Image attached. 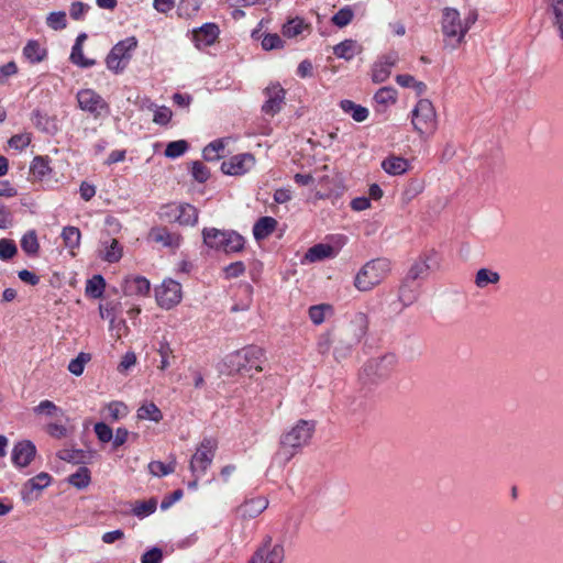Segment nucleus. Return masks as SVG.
I'll return each mask as SVG.
<instances>
[{
	"label": "nucleus",
	"mask_w": 563,
	"mask_h": 563,
	"mask_svg": "<svg viewBox=\"0 0 563 563\" xmlns=\"http://www.w3.org/2000/svg\"><path fill=\"white\" fill-rule=\"evenodd\" d=\"M476 10H470L462 19L460 11L453 8H444L441 20L444 47L456 49L465 40V35L477 21Z\"/></svg>",
	"instance_id": "f257e3e1"
},
{
	"label": "nucleus",
	"mask_w": 563,
	"mask_h": 563,
	"mask_svg": "<svg viewBox=\"0 0 563 563\" xmlns=\"http://www.w3.org/2000/svg\"><path fill=\"white\" fill-rule=\"evenodd\" d=\"M314 430V421L299 420L290 430L282 435L277 457L288 462L295 455L296 450L309 443Z\"/></svg>",
	"instance_id": "f03ea898"
},
{
	"label": "nucleus",
	"mask_w": 563,
	"mask_h": 563,
	"mask_svg": "<svg viewBox=\"0 0 563 563\" xmlns=\"http://www.w3.org/2000/svg\"><path fill=\"white\" fill-rule=\"evenodd\" d=\"M391 271L390 261L378 257L366 262L354 278V286L360 291H369L387 278Z\"/></svg>",
	"instance_id": "7ed1b4c3"
},
{
	"label": "nucleus",
	"mask_w": 563,
	"mask_h": 563,
	"mask_svg": "<svg viewBox=\"0 0 563 563\" xmlns=\"http://www.w3.org/2000/svg\"><path fill=\"white\" fill-rule=\"evenodd\" d=\"M203 244L209 249L236 253L244 247V238L235 231L205 228L202 230Z\"/></svg>",
	"instance_id": "20e7f679"
},
{
	"label": "nucleus",
	"mask_w": 563,
	"mask_h": 563,
	"mask_svg": "<svg viewBox=\"0 0 563 563\" xmlns=\"http://www.w3.org/2000/svg\"><path fill=\"white\" fill-rule=\"evenodd\" d=\"M265 361V352L256 345L246 346L228 356V364L231 369L241 374H250L253 369L262 372V364Z\"/></svg>",
	"instance_id": "39448f33"
},
{
	"label": "nucleus",
	"mask_w": 563,
	"mask_h": 563,
	"mask_svg": "<svg viewBox=\"0 0 563 563\" xmlns=\"http://www.w3.org/2000/svg\"><path fill=\"white\" fill-rule=\"evenodd\" d=\"M413 129L422 137L432 135L438 128L435 109L428 99H420L411 112Z\"/></svg>",
	"instance_id": "423d86ee"
},
{
	"label": "nucleus",
	"mask_w": 563,
	"mask_h": 563,
	"mask_svg": "<svg viewBox=\"0 0 563 563\" xmlns=\"http://www.w3.org/2000/svg\"><path fill=\"white\" fill-rule=\"evenodd\" d=\"M218 443L212 438H205L191 456L189 468L194 477H202L210 467Z\"/></svg>",
	"instance_id": "0eeeda50"
},
{
	"label": "nucleus",
	"mask_w": 563,
	"mask_h": 563,
	"mask_svg": "<svg viewBox=\"0 0 563 563\" xmlns=\"http://www.w3.org/2000/svg\"><path fill=\"white\" fill-rule=\"evenodd\" d=\"M137 46V40L134 36L128 37L117 43L106 58L107 67L115 74L121 73L131 58V51Z\"/></svg>",
	"instance_id": "6e6552de"
},
{
	"label": "nucleus",
	"mask_w": 563,
	"mask_h": 563,
	"mask_svg": "<svg viewBox=\"0 0 563 563\" xmlns=\"http://www.w3.org/2000/svg\"><path fill=\"white\" fill-rule=\"evenodd\" d=\"M76 99L80 110L88 112L93 119H99L102 114L110 112L109 103L93 89H80Z\"/></svg>",
	"instance_id": "1a4fd4ad"
},
{
	"label": "nucleus",
	"mask_w": 563,
	"mask_h": 563,
	"mask_svg": "<svg viewBox=\"0 0 563 563\" xmlns=\"http://www.w3.org/2000/svg\"><path fill=\"white\" fill-rule=\"evenodd\" d=\"M284 559V545L279 542L274 543L273 538L266 536L247 563H283Z\"/></svg>",
	"instance_id": "9d476101"
},
{
	"label": "nucleus",
	"mask_w": 563,
	"mask_h": 563,
	"mask_svg": "<svg viewBox=\"0 0 563 563\" xmlns=\"http://www.w3.org/2000/svg\"><path fill=\"white\" fill-rule=\"evenodd\" d=\"M367 316L363 312H356L351 320L338 331L344 335L347 343H354L356 346L367 333Z\"/></svg>",
	"instance_id": "9b49d317"
},
{
	"label": "nucleus",
	"mask_w": 563,
	"mask_h": 563,
	"mask_svg": "<svg viewBox=\"0 0 563 563\" xmlns=\"http://www.w3.org/2000/svg\"><path fill=\"white\" fill-rule=\"evenodd\" d=\"M156 300L162 308H173L181 300V285L174 279L164 280L156 289Z\"/></svg>",
	"instance_id": "f8f14e48"
},
{
	"label": "nucleus",
	"mask_w": 563,
	"mask_h": 563,
	"mask_svg": "<svg viewBox=\"0 0 563 563\" xmlns=\"http://www.w3.org/2000/svg\"><path fill=\"white\" fill-rule=\"evenodd\" d=\"M254 165V156L250 153H242L223 161L221 170L227 175L240 176L251 170Z\"/></svg>",
	"instance_id": "ddd939ff"
},
{
	"label": "nucleus",
	"mask_w": 563,
	"mask_h": 563,
	"mask_svg": "<svg viewBox=\"0 0 563 563\" xmlns=\"http://www.w3.org/2000/svg\"><path fill=\"white\" fill-rule=\"evenodd\" d=\"M267 100L262 106V111L268 115H275L282 110L286 91L279 84H273L264 90Z\"/></svg>",
	"instance_id": "4468645a"
},
{
	"label": "nucleus",
	"mask_w": 563,
	"mask_h": 563,
	"mask_svg": "<svg viewBox=\"0 0 563 563\" xmlns=\"http://www.w3.org/2000/svg\"><path fill=\"white\" fill-rule=\"evenodd\" d=\"M395 362L394 355H385L380 358L369 360L364 366V372L377 379H382L389 375Z\"/></svg>",
	"instance_id": "2eb2a0df"
},
{
	"label": "nucleus",
	"mask_w": 563,
	"mask_h": 563,
	"mask_svg": "<svg viewBox=\"0 0 563 563\" xmlns=\"http://www.w3.org/2000/svg\"><path fill=\"white\" fill-rule=\"evenodd\" d=\"M52 476L42 472L30 478L22 487L21 494L24 500L31 501L37 497L34 492H41L51 484Z\"/></svg>",
	"instance_id": "dca6fc26"
},
{
	"label": "nucleus",
	"mask_w": 563,
	"mask_h": 563,
	"mask_svg": "<svg viewBox=\"0 0 563 563\" xmlns=\"http://www.w3.org/2000/svg\"><path fill=\"white\" fill-rule=\"evenodd\" d=\"M35 445L30 441H22L12 450V463L18 467L27 466L35 456Z\"/></svg>",
	"instance_id": "f3484780"
},
{
	"label": "nucleus",
	"mask_w": 563,
	"mask_h": 563,
	"mask_svg": "<svg viewBox=\"0 0 563 563\" xmlns=\"http://www.w3.org/2000/svg\"><path fill=\"white\" fill-rule=\"evenodd\" d=\"M421 283L405 277L399 286L398 299L404 307L416 302L420 295Z\"/></svg>",
	"instance_id": "a211bd4d"
},
{
	"label": "nucleus",
	"mask_w": 563,
	"mask_h": 563,
	"mask_svg": "<svg viewBox=\"0 0 563 563\" xmlns=\"http://www.w3.org/2000/svg\"><path fill=\"white\" fill-rule=\"evenodd\" d=\"M268 506L265 497H256L245 500L238 507L236 512L242 519H253L260 516Z\"/></svg>",
	"instance_id": "6ab92c4d"
},
{
	"label": "nucleus",
	"mask_w": 563,
	"mask_h": 563,
	"mask_svg": "<svg viewBox=\"0 0 563 563\" xmlns=\"http://www.w3.org/2000/svg\"><path fill=\"white\" fill-rule=\"evenodd\" d=\"M219 36V27L214 23H206L194 31V41L198 48L211 46Z\"/></svg>",
	"instance_id": "aec40b11"
},
{
	"label": "nucleus",
	"mask_w": 563,
	"mask_h": 563,
	"mask_svg": "<svg viewBox=\"0 0 563 563\" xmlns=\"http://www.w3.org/2000/svg\"><path fill=\"white\" fill-rule=\"evenodd\" d=\"M151 284L143 276L129 277L124 282L123 291L126 296H146L150 292Z\"/></svg>",
	"instance_id": "412c9836"
},
{
	"label": "nucleus",
	"mask_w": 563,
	"mask_h": 563,
	"mask_svg": "<svg viewBox=\"0 0 563 563\" xmlns=\"http://www.w3.org/2000/svg\"><path fill=\"white\" fill-rule=\"evenodd\" d=\"M150 238L167 247H178L180 244V235L172 233L165 227L153 228L150 232Z\"/></svg>",
	"instance_id": "4be33fe9"
},
{
	"label": "nucleus",
	"mask_w": 563,
	"mask_h": 563,
	"mask_svg": "<svg viewBox=\"0 0 563 563\" xmlns=\"http://www.w3.org/2000/svg\"><path fill=\"white\" fill-rule=\"evenodd\" d=\"M431 255L424 254L420 256L415 263L410 266L407 275L405 277L412 279L415 282L423 280L429 273L430 264L429 261L431 260Z\"/></svg>",
	"instance_id": "5701e85b"
},
{
	"label": "nucleus",
	"mask_w": 563,
	"mask_h": 563,
	"mask_svg": "<svg viewBox=\"0 0 563 563\" xmlns=\"http://www.w3.org/2000/svg\"><path fill=\"white\" fill-rule=\"evenodd\" d=\"M362 49V45H360L355 40L347 38L333 47V54L338 58L351 60L355 55L360 54Z\"/></svg>",
	"instance_id": "b1692460"
},
{
	"label": "nucleus",
	"mask_w": 563,
	"mask_h": 563,
	"mask_svg": "<svg viewBox=\"0 0 563 563\" xmlns=\"http://www.w3.org/2000/svg\"><path fill=\"white\" fill-rule=\"evenodd\" d=\"M33 124L41 131L47 134H55L58 131L56 118L49 117L40 110H34L32 113Z\"/></svg>",
	"instance_id": "393cba45"
},
{
	"label": "nucleus",
	"mask_w": 563,
	"mask_h": 563,
	"mask_svg": "<svg viewBox=\"0 0 563 563\" xmlns=\"http://www.w3.org/2000/svg\"><path fill=\"white\" fill-rule=\"evenodd\" d=\"M277 220L272 217L260 218L253 227V235L256 241L268 238L276 229Z\"/></svg>",
	"instance_id": "a878e982"
},
{
	"label": "nucleus",
	"mask_w": 563,
	"mask_h": 563,
	"mask_svg": "<svg viewBox=\"0 0 563 563\" xmlns=\"http://www.w3.org/2000/svg\"><path fill=\"white\" fill-rule=\"evenodd\" d=\"M408 167L409 162L399 156H389L382 162V168L389 175H402Z\"/></svg>",
	"instance_id": "bb28decb"
},
{
	"label": "nucleus",
	"mask_w": 563,
	"mask_h": 563,
	"mask_svg": "<svg viewBox=\"0 0 563 563\" xmlns=\"http://www.w3.org/2000/svg\"><path fill=\"white\" fill-rule=\"evenodd\" d=\"M334 247L330 244L319 243L311 246L306 253V260L309 262H318L324 258L334 257Z\"/></svg>",
	"instance_id": "cd10ccee"
},
{
	"label": "nucleus",
	"mask_w": 563,
	"mask_h": 563,
	"mask_svg": "<svg viewBox=\"0 0 563 563\" xmlns=\"http://www.w3.org/2000/svg\"><path fill=\"white\" fill-rule=\"evenodd\" d=\"M354 346L355 344L347 343V341L344 339V335H342L339 331L333 332V355L336 361L346 358L351 354Z\"/></svg>",
	"instance_id": "c85d7f7f"
},
{
	"label": "nucleus",
	"mask_w": 563,
	"mask_h": 563,
	"mask_svg": "<svg viewBox=\"0 0 563 563\" xmlns=\"http://www.w3.org/2000/svg\"><path fill=\"white\" fill-rule=\"evenodd\" d=\"M545 13L563 41V2H551L545 9Z\"/></svg>",
	"instance_id": "c756f323"
},
{
	"label": "nucleus",
	"mask_w": 563,
	"mask_h": 563,
	"mask_svg": "<svg viewBox=\"0 0 563 563\" xmlns=\"http://www.w3.org/2000/svg\"><path fill=\"white\" fill-rule=\"evenodd\" d=\"M340 108L343 110V112L350 114L354 121L356 122H364L368 118V109L356 104L352 100L344 99L340 102Z\"/></svg>",
	"instance_id": "7c9ffc66"
},
{
	"label": "nucleus",
	"mask_w": 563,
	"mask_h": 563,
	"mask_svg": "<svg viewBox=\"0 0 563 563\" xmlns=\"http://www.w3.org/2000/svg\"><path fill=\"white\" fill-rule=\"evenodd\" d=\"M176 221L181 225H195L198 222V210L196 207L184 203L179 205Z\"/></svg>",
	"instance_id": "2f4dec72"
},
{
	"label": "nucleus",
	"mask_w": 563,
	"mask_h": 563,
	"mask_svg": "<svg viewBox=\"0 0 563 563\" xmlns=\"http://www.w3.org/2000/svg\"><path fill=\"white\" fill-rule=\"evenodd\" d=\"M46 54V49L37 41H29L23 48V55L33 64L42 62Z\"/></svg>",
	"instance_id": "473e14b6"
},
{
	"label": "nucleus",
	"mask_w": 563,
	"mask_h": 563,
	"mask_svg": "<svg viewBox=\"0 0 563 563\" xmlns=\"http://www.w3.org/2000/svg\"><path fill=\"white\" fill-rule=\"evenodd\" d=\"M309 30V25L305 23V21L300 18H295L288 20L283 25V35L292 38L303 33V31Z\"/></svg>",
	"instance_id": "72a5a7b5"
},
{
	"label": "nucleus",
	"mask_w": 563,
	"mask_h": 563,
	"mask_svg": "<svg viewBox=\"0 0 563 563\" xmlns=\"http://www.w3.org/2000/svg\"><path fill=\"white\" fill-rule=\"evenodd\" d=\"M21 249L29 256H37L40 251V243L37 240L36 232L34 230L27 231L21 239Z\"/></svg>",
	"instance_id": "f704fd0d"
},
{
	"label": "nucleus",
	"mask_w": 563,
	"mask_h": 563,
	"mask_svg": "<svg viewBox=\"0 0 563 563\" xmlns=\"http://www.w3.org/2000/svg\"><path fill=\"white\" fill-rule=\"evenodd\" d=\"M137 418L159 422L163 419V413L154 402H146L137 409Z\"/></svg>",
	"instance_id": "c9c22d12"
},
{
	"label": "nucleus",
	"mask_w": 563,
	"mask_h": 563,
	"mask_svg": "<svg viewBox=\"0 0 563 563\" xmlns=\"http://www.w3.org/2000/svg\"><path fill=\"white\" fill-rule=\"evenodd\" d=\"M90 481V471L86 466H80L74 474L69 475L68 477V483L78 489L88 487Z\"/></svg>",
	"instance_id": "e433bc0d"
},
{
	"label": "nucleus",
	"mask_w": 563,
	"mask_h": 563,
	"mask_svg": "<svg viewBox=\"0 0 563 563\" xmlns=\"http://www.w3.org/2000/svg\"><path fill=\"white\" fill-rule=\"evenodd\" d=\"M157 353L161 356V364L158 365V368L161 371L167 369L176 358V356L174 354V350L172 349L170 344L166 340H162L159 342Z\"/></svg>",
	"instance_id": "4c0bfd02"
},
{
	"label": "nucleus",
	"mask_w": 563,
	"mask_h": 563,
	"mask_svg": "<svg viewBox=\"0 0 563 563\" xmlns=\"http://www.w3.org/2000/svg\"><path fill=\"white\" fill-rule=\"evenodd\" d=\"M106 245V252L103 255V260L109 263H115L122 257V249L115 239H109L103 241Z\"/></svg>",
	"instance_id": "58836bf2"
},
{
	"label": "nucleus",
	"mask_w": 563,
	"mask_h": 563,
	"mask_svg": "<svg viewBox=\"0 0 563 563\" xmlns=\"http://www.w3.org/2000/svg\"><path fill=\"white\" fill-rule=\"evenodd\" d=\"M106 287L104 278L101 275H95L87 282L86 294L92 298H100Z\"/></svg>",
	"instance_id": "ea45409f"
},
{
	"label": "nucleus",
	"mask_w": 563,
	"mask_h": 563,
	"mask_svg": "<svg viewBox=\"0 0 563 563\" xmlns=\"http://www.w3.org/2000/svg\"><path fill=\"white\" fill-rule=\"evenodd\" d=\"M499 274L487 268H481L476 273L475 284L479 288H485L489 284H496L499 282Z\"/></svg>",
	"instance_id": "a19ab883"
},
{
	"label": "nucleus",
	"mask_w": 563,
	"mask_h": 563,
	"mask_svg": "<svg viewBox=\"0 0 563 563\" xmlns=\"http://www.w3.org/2000/svg\"><path fill=\"white\" fill-rule=\"evenodd\" d=\"M80 236V231L76 227H66L62 232V238L64 240L66 247L71 250L79 246Z\"/></svg>",
	"instance_id": "79ce46f5"
},
{
	"label": "nucleus",
	"mask_w": 563,
	"mask_h": 563,
	"mask_svg": "<svg viewBox=\"0 0 563 563\" xmlns=\"http://www.w3.org/2000/svg\"><path fill=\"white\" fill-rule=\"evenodd\" d=\"M176 462L165 464L161 461H153L148 464V471L154 476H165L175 472Z\"/></svg>",
	"instance_id": "37998d69"
},
{
	"label": "nucleus",
	"mask_w": 563,
	"mask_h": 563,
	"mask_svg": "<svg viewBox=\"0 0 563 563\" xmlns=\"http://www.w3.org/2000/svg\"><path fill=\"white\" fill-rule=\"evenodd\" d=\"M70 62L81 68H88L96 64L95 59L86 58L82 52V47L74 45L70 53Z\"/></svg>",
	"instance_id": "c03bdc74"
},
{
	"label": "nucleus",
	"mask_w": 563,
	"mask_h": 563,
	"mask_svg": "<svg viewBox=\"0 0 563 563\" xmlns=\"http://www.w3.org/2000/svg\"><path fill=\"white\" fill-rule=\"evenodd\" d=\"M90 360L91 355L89 353L80 352L76 358L69 362L68 371L76 376H80L84 373L85 365Z\"/></svg>",
	"instance_id": "a18cd8bd"
},
{
	"label": "nucleus",
	"mask_w": 563,
	"mask_h": 563,
	"mask_svg": "<svg viewBox=\"0 0 563 563\" xmlns=\"http://www.w3.org/2000/svg\"><path fill=\"white\" fill-rule=\"evenodd\" d=\"M224 151V144L221 140H216L209 143L202 151L206 161H217L221 157V152Z\"/></svg>",
	"instance_id": "49530a36"
},
{
	"label": "nucleus",
	"mask_w": 563,
	"mask_h": 563,
	"mask_svg": "<svg viewBox=\"0 0 563 563\" xmlns=\"http://www.w3.org/2000/svg\"><path fill=\"white\" fill-rule=\"evenodd\" d=\"M157 503L155 499H148L145 501H137L132 509L134 516L139 518L146 517L156 510Z\"/></svg>",
	"instance_id": "de8ad7c7"
},
{
	"label": "nucleus",
	"mask_w": 563,
	"mask_h": 563,
	"mask_svg": "<svg viewBox=\"0 0 563 563\" xmlns=\"http://www.w3.org/2000/svg\"><path fill=\"white\" fill-rule=\"evenodd\" d=\"M107 418L117 421L128 415V407L121 401H112L107 408Z\"/></svg>",
	"instance_id": "09e8293b"
},
{
	"label": "nucleus",
	"mask_w": 563,
	"mask_h": 563,
	"mask_svg": "<svg viewBox=\"0 0 563 563\" xmlns=\"http://www.w3.org/2000/svg\"><path fill=\"white\" fill-rule=\"evenodd\" d=\"M354 12L350 5L340 9L331 19L334 25L339 27L346 26L353 19Z\"/></svg>",
	"instance_id": "8fccbe9b"
},
{
	"label": "nucleus",
	"mask_w": 563,
	"mask_h": 563,
	"mask_svg": "<svg viewBox=\"0 0 563 563\" xmlns=\"http://www.w3.org/2000/svg\"><path fill=\"white\" fill-rule=\"evenodd\" d=\"M51 172L48 161L43 156H36L31 164V173L37 177L43 178Z\"/></svg>",
	"instance_id": "3c124183"
},
{
	"label": "nucleus",
	"mask_w": 563,
	"mask_h": 563,
	"mask_svg": "<svg viewBox=\"0 0 563 563\" xmlns=\"http://www.w3.org/2000/svg\"><path fill=\"white\" fill-rule=\"evenodd\" d=\"M188 143L185 140L169 142L165 148V156L176 158L185 154Z\"/></svg>",
	"instance_id": "603ef678"
},
{
	"label": "nucleus",
	"mask_w": 563,
	"mask_h": 563,
	"mask_svg": "<svg viewBox=\"0 0 563 563\" xmlns=\"http://www.w3.org/2000/svg\"><path fill=\"white\" fill-rule=\"evenodd\" d=\"M332 311L330 305H317L309 308V318L314 324H321L325 319V312Z\"/></svg>",
	"instance_id": "864d4df0"
},
{
	"label": "nucleus",
	"mask_w": 563,
	"mask_h": 563,
	"mask_svg": "<svg viewBox=\"0 0 563 563\" xmlns=\"http://www.w3.org/2000/svg\"><path fill=\"white\" fill-rule=\"evenodd\" d=\"M18 253L16 244L13 240H0V260L9 261Z\"/></svg>",
	"instance_id": "5fc2aeb1"
},
{
	"label": "nucleus",
	"mask_w": 563,
	"mask_h": 563,
	"mask_svg": "<svg viewBox=\"0 0 563 563\" xmlns=\"http://www.w3.org/2000/svg\"><path fill=\"white\" fill-rule=\"evenodd\" d=\"M390 76V69L378 60L372 69V80L376 84L384 82Z\"/></svg>",
	"instance_id": "6e6d98bb"
},
{
	"label": "nucleus",
	"mask_w": 563,
	"mask_h": 563,
	"mask_svg": "<svg viewBox=\"0 0 563 563\" xmlns=\"http://www.w3.org/2000/svg\"><path fill=\"white\" fill-rule=\"evenodd\" d=\"M191 175L197 181L206 183L210 177V172L203 163L196 161L192 163Z\"/></svg>",
	"instance_id": "4d7b16f0"
},
{
	"label": "nucleus",
	"mask_w": 563,
	"mask_h": 563,
	"mask_svg": "<svg viewBox=\"0 0 563 563\" xmlns=\"http://www.w3.org/2000/svg\"><path fill=\"white\" fill-rule=\"evenodd\" d=\"M98 440L102 443H108L113 438L112 429L104 422H97L93 427Z\"/></svg>",
	"instance_id": "13d9d810"
},
{
	"label": "nucleus",
	"mask_w": 563,
	"mask_h": 563,
	"mask_svg": "<svg viewBox=\"0 0 563 563\" xmlns=\"http://www.w3.org/2000/svg\"><path fill=\"white\" fill-rule=\"evenodd\" d=\"M374 99L377 103L388 104L390 102L396 101V91L389 87L380 88L374 96Z\"/></svg>",
	"instance_id": "bf43d9fd"
},
{
	"label": "nucleus",
	"mask_w": 563,
	"mask_h": 563,
	"mask_svg": "<svg viewBox=\"0 0 563 563\" xmlns=\"http://www.w3.org/2000/svg\"><path fill=\"white\" fill-rule=\"evenodd\" d=\"M34 412L37 415H45L48 417H53L58 412H62V409H59L53 401L51 400H43L41 401L35 408Z\"/></svg>",
	"instance_id": "052dcab7"
},
{
	"label": "nucleus",
	"mask_w": 563,
	"mask_h": 563,
	"mask_svg": "<svg viewBox=\"0 0 563 563\" xmlns=\"http://www.w3.org/2000/svg\"><path fill=\"white\" fill-rule=\"evenodd\" d=\"M333 345V332H327L319 336L317 347L321 355H325L330 352Z\"/></svg>",
	"instance_id": "680f3d73"
},
{
	"label": "nucleus",
	"mask_w": 563,
	"mask_h": 563,
	"mask_svg": "<svg viewBox=\"0 0 563 563\" xmlns=\"http://www.w3.org/2000/svg\"><path fill=\"white\" fill-rule=\"evenodd\" d=\"M163 561V551L157 547H153L152 549L144 552L141 556V563H162Z\"/></svg>",
	"instance_id": "e2e57ef3"
},
{
	"label": "nucleus",
	"mask_w": 563,
	"mask_h": 563,
	"mask_svg": "<svg viewBox=\"0 0 563 563\" xmlns=\"http://www.w3.org/2000/svg\"><path fill=\"white\" fill-rule=\"evenodd\" d=\"M284 41L278 34H266L262 40V47L265 51L283 47Z\"/></svg>",
	"instance_id": "0e129e2a"
},
{
	"label": "nucleus",
	"mask_w": 563,
	"mask_h": 563,
	"mask_svg": "<svg viewBox=\"0 0 563 563\" xmlns=\"http://www.w3.org/2000/svg\"><path fill=\"white\" fill-rule=\"evenodd\" d=\"M31 143V136L29 134H15L10 137L8 144L14 150L22 151Z\"/></svg>",
	"instance_id": "69168bd1"
},
{
	"label": "nucleus",
	"mask_w": 563,
	"mask_h": 563,
	"mask_svg": "<svg viewBox=\"0 0 563 563\" xmlns=\"http://www.w3.org/2000/svg\"><path fill=\"white\" fill-rule=\"evenodd\" d=\"M47 24L54 30H60L66 26V14L64 12H52L47 16Z\"/></svg>",
	"instance_id": "338daca9"
},
{
	"label": "nucleus",
	"mask_w": 563,
	"mask_h": 563,
	"mask_svg": "<svg viewBox=\"0 0 563 563\" xmlns=\"http://www.w3.org/2000/svg\"><path fill=\"white\" fill-rule=\"evenodd\" d=\"M173 112L167 107H159L155 110L153 121L161 125H166L172 119Z\"/></svg>",
	"instance_id": "774afa93"
}]
</instances>
